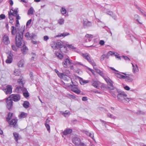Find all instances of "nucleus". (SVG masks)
<instances>
[{"label":"nucleus","mask_w":146,"mask_h":146,"mask_svg":"<svg viewBox=\"0 0 146 146\" xmlns=\"http://www.w3.org/2000/svg\"><path fill=\"white\" fill-rule=\"evenodd\" d=\"M132 71L134 73L138 72L139 71L138 66L137 64H135V67L133 68Z\"/></svg>","instance_id":"cd10ccee"},{"label":"nucleus","mask_w":146,"mask_h":146,"mask_svg":"<svg viewBox=\"0 0 146 146\" xmlns=\"http://www.w3.org/2000/svg\"><path fill=\"white\" fill-rule=\"evenodd\" d=\"M9 99H11L14 102H17L19 101L21 99L20 95L19 94H12L9 97Z\"/></svg>","instance_id":"39448f33"},{"label":"nucleus","mask_w":146,"mask_h":146,"mask_svg":"<svg viewBox=\"0 0 146 146\" xmlns=\"http://www.w3.org/2000/svg\"><path fill=\"white\" fill-rule=\"evenodd\" d=\"M23 78V77L21 76L17 80V82L20 85L19 86L17 87L16 88V89L18 90H19L20 89H21L24 86V83L23 82V81H24Z\"/></svg>","instance_id":"0eeeda50"},{"label":"nucleus","mask_w":146,"mask_h":146,"mask_svg":"<svg viewBox=\"0 0 146 146\" xmlns=\"http://www.w3.org/2000/svg\"><path fill=\"white\" fill-rule=\"evenodd\" d=\"M105 42L103 40H101L99 42V44L101 45H103L104 44Z\"/></svg>","instance_id":"e2e57ef3"},{"label":"nucleus","mask_w":146,"mask_h":146,"mask_svg":"<svg viewBox=\"0 0 146 146\" xmlns=\"http://www.w3.org/2000/svg\"><path fill=\"white\" fill-rule=\"evenodd\" d=\"M61 12V13L63 15L65 14L66 12V9L65 8L62 7L61 9L60 10Z\"/></svg>","instance_id":"c9c22d12"},{"label":"nucleus","mask_w":146,"mask_h":146,"mask_svg":"<svg viewBox=\"0 0 146 146\" xmlns=\"http://www.w3.org/2000/svg\"><path fill=\"white\" fill-rule=\"evenodd\" d=\"M92 85L93 86H94L96 88H98V82L96 81H93V82L92 84Z\"/></svg>","instance_id":"72a5a7b5"},{"label":"nucleus","mask_w":146,"mask_h":146,"mask_svg":"<svg viewBox=\"0 0 146 146\" xmlns=\"http://www.w3.org/2000/svg\"><path fill=\"white\" fill-rule=\"evenodd\" d=\"M107 14L110 15L113 18L114 17L113 14V12L111 11H109L106 13Z\"/></svg>","instance_id":"4c0bfd02"},{"label":"nucleus","mask_w":146,"mask_h":146,"mask_svg":"<svg viewBox=\"0 0 146 146\" xmlns=\"http://www.w3.org/2000/svg\"><path fill=\"white\" fill-rule=\"evenodd\" d=\"M18 119H13L11 121H9V124L10 125H13V127L15 128H16L18 127V125L17 124Z\"/></svg>","instance_id":"f8f14e48"},{"label":"nucleus","mask_w":146,"mask_h":146,"mask_svg":"<svg viewBox=\"0 0 146 146\" xmlns=\"http://www.w3.org/2000/svg\"><path fill=\"white\" fill-rule=\"evenodd\" d=\"M0 18L2 19H4L5 18V16L4 14H1L0 15Z\"/></svg>","instance_id":"864d4df0"},{"label":"nucleus","mask_w":146,"mask_h":146,"mask_svg":"<svg viewBox=\"0 0 146 146\" xmlns=\"http://www.w3.org/2000/svg\"><path fill=\"white\" fill-rule=\"evenodd\" d=\"M57 75L60 78H64V77L65 76H67V75L64 73L59 72L58 74Z\"/></svg>","instance_id":"bb28decb"},{"label":"nucleus","mask_w":146,"mask_h":146,"mask_svg":"<svg viewBox=\"0 0 146 146\" xmlns=\"http://www.w3.org/2000/svg\"><path fill=\"white\" fill-rule=\"evenodd\" d=\"M88 134L87 133V134L89 135V136L91 137V138L93 139V137H94V135L93 134H92L90 133H88Z\"/></svg>","instance_id":"13d9d810"},{"label":"nucleus","mask_w":146,"mask_h":146,"mask_svg":"<svg viewBox=\"0 0 146 146\" xmlns=\"http://www.w3.org/2000/svg\"><path fill=\"white\" fill-rule=\"evenodd\" d=\"M124 100L128 102H129V101H130L131 100V99L125 97L124 98Z\"/></svg>","instance_id":"6e6d98bb"},{"label":"nucleus","mask_w":146,"mask_h":146,"mask_svg":"<svg viewBox=\"0 0 146 146\" xmlns=\"http://www.w3.org/2000/svg\"><path fill=\"white\" fill-rule=\"evenodd\" d=\"M25 28V26L22 27L19 30L18 32L16 34L15 40L17 47L19 48L21 46H22L21 50L24 55L26 54L28 51V49L25 46V44L23 39Z\"/></svg>","instance_id":"f257e3e1"},{"label":"nucleus","mask_w":146,"mask_h":146,"mask_svg":"<svg viewBox=\"0 0 146 146\" xmlns=\"http://www.w3.org/2000/svg\"><path fill=\"white\" fill-rule=\"evenodd\" d=\"M122 57L125 59V60H128L130 61V59L127 56H122Z\"/></svg>","instance_id":"a18cd8bd"},{"label":"nucleus","mask_w":146,"mask_h":146,"mask_svg":"<svg viewBox=\"0 0 146 146\" xmlns=\"http://www.w3.org/2000/svg\"><path fill=\"white\" fill-rule=\"evenodd\" d=\"M78 146H88L85 143L81 142Z\"/></svg>","instance_id":"5fc2aeb1"},{"label":"nucleus","mask_w":146,"mask_h":146,"mask_svg":"<svg viewBox=\"0 0 146 146\" xmlns=\"http://www.w3.org/2000/svg\"><path fill=\"white\" fill-rule=\"evenodd\" d=\"M22 90L23 91V93L24 92H28V91L27 90V89L26 88L24 87L23 88H21V89H20L19 90Z\"/></svg>","instance_id":"603ef678"},{"label":"nucleus","mask_w":146,"mask_h":146,"mask_svg":"<svg viewBox=\"0 0 146 146\" xmlns=\"http://www.w3.org/2000/svg\"><path fill=\"white\" fill-rule=\"evenodd\" d=\"M13 134L14 137V139L15 141L18 142V140L20 139L19 134L16 132H14L13 133Z\"/></svg>","instance_id":"f3484780"},{"label":"nucleus","mask_w":146,"mask_h":146,"mask_svg":"<svg viewBox=\"0 0 146 146\" xmlns=\"http://www.w3.org/2000/svg\"><path fill=\"white\" fill-rule=\"evenodd\" d=\"M6 102L7 104V107L8 110H9L12 109L13 106V102L11 99H9L8 97L6 100Z\"/></svg>","instance_id":"9d476101"},{"label":"nucleus","mask_w":146,"mask_h":146,"mask_svg":"<svg viewBox=\"0 0 146 146\" xmlns=\"http://www.w3.org/2000/svg\"><path fill=\"white\" fill-rule=\"evenodd\" d=\"M30 34V33H25V36L26 37L29 38Z\"/></svg>","instance_id":"774afa93"},{"label":"nucleus","mask_w":146,"mask_h":146,"mask_svg":"<svg viewBox=\"0 0 146 146\" xmlns=\"http://www.w3.org/2000/svg\"><path fill=\"white\" fill-rule=\"evenodd\" d=\"M72 131V129L68 128L64 130L63 132V134L64 135H67L71 133Z\"/></svg>","instance_id":"2eb2a0df"},{"label":"nucleus","mask_w":146,"mask_h":146,"mask_svg":"<svg viewBox=\"0 0 146 146\" xmlns=\"http://www.w3.org/2000/svg\"><path fill=\"white\" fill-rule=\"evenodd\" d=\"M64 20L63 18H60L58 20V23L60 25H62L64 24Z\"/></svg>","instance_id":"7c9ffc66"},{"label":"nucleus","mask_w":146,"mask_h":146,"mask_svg":"<svg viewBox=\"0 0 146 146\" xmlns=\"http://www.w3.org/2000/svg\"><path fill=\"white\" fill-rule=\"evenodd\" d=\"M15 16L16 17V20H19L21 19V17L19 16V14L15 15Z\"/></svg>","instance_id":"4d7b16f0"},{"label":"nucleus","mask_w":146,"mask_h":146,"mask_svg":"<svg viewBox=\"0 0 146 146\" xmlns=\"http://www.w3.org/2000/svg\"><path fill=\"white\" fill-rule=\"evenodd\" d=\"M3 41L5 45H7L10 43L9 37L6 35L4 36L3 38Z\"/></svg>","instance_id":"4468645a"},{"label":"nucleus","mask_w":146,"mask_h":146,"mask_svg":"<svg viewBox=\"0 0 146 146\" xmlns=\"http://www.w3.org/2000/svg\"><path fill=\"white\" fill-rule=\"evenodd\" d=\"M49 37L47 36H45L44 37V41H47L49 39Z\"/></svg>","instance_id":"052dcab7"},{"label":"nucleus","mask_w":146,"mask_h":146,"mask_svg":"<svg viewBox=\"0 0 146 146\" xmlns=\"http://www.w3.org/2000/svg\"><path fill=\"white\" fill-rule=\"evenodd\" d=\"M31 21H32V19H31L30 20H28L27 21V22L26 23V26H28L29 25L31 24Z\"/></svg>","instance_id":"09e8293b"},{"label":"nucleus","mask_w":146,"mask_h":146,"mask_svg":"<svg viewBox=\"0 0 146 146\" xmlns=\"http://www.w3.org/2000/svg\"><path fill=\"white\" fill-rule=\"evenodd\" d=\"M134 19L139 24H142V23L140 22L139 20V16L137 15H135L134 16Z\"/></svg>","instance_id":"c756f323"},{"label":"nucleus","mask_w":146,"mask_h":146,"mask_svg":"<svg viewBox=\"0 0 146 146\" xmlns=\"http://www.w3.org/2000/svg\"><path fill=\"white\" fill-rule=\"evenodd\" d=\"M12 10L13 11V13H14V14H15L16 15V14H18V8H15L14 10H13V9H11V11Z\"/></svg>","instance_id":"473e14b6"},{"label":"nucleus","mask_w":146,"mask_h":146,"mask_svg":"<svg viewBox=\"0 0 146 146\" xmlns=\"http://www.w3.org/2000/svg\"><path fill=\"white\" fill-rule=\"evenodd\" d=\"M36 35L35 34L31 33L30 34L29 36V38L31 39H33L34 38V37L36 36Z\"/></svg>","instance_id":"e433bc0d"},{"label":"nucleus","mask_w":146,"mask_h":146,"mask_svg":"<svg viewBox=\"0 0 146 146\" xmlns=\"http://www.w3.org/2000/svg\"><path fill=\"white\" fill-rule=\"evenodd\" d=\"M82 100L84 101H86L88 100V98L86 97H84L82 98Z\"/></svg>","instance_id":"680f3d73"},{"label":"nucleus","mask_w":146,"mask_h":146,"mask_svg":"<svg viewBox=\"0 0 146 146\" xmlns=\"http://www.w3.org/2000/svg\"><path fill=\"white\" fill-rule=\"evenodd\" d=\"M81 91L80 90L77 89V90L75 91V93L77 94H79L80 93Z\"/></svg>","instance_id":"338daca9"},{"label":"nucleus","mask_w":146,"mask_h":146,"mask_svg":"<svg viewBox=\"0 0 146 146\" xmlns=\"http://www.w3.org/2000/svg\"><path fill=\"white\" fill-rule=\"evenodd\" d=\"M27 116V113L24 112H22L19 115V117L21 118H24Z\"/></svg>","instance_id":"393cba45"},{"label":"nucleus","mask_w":146,"mask_h":146,"mask_svg":"<svg viewBox=\"0 0 146 146\" xmlns=\"http://www.w3.org/2000/svg\"><path fill=\"white\" fill-rule=\"evenodd\" d=\"M108 55H109V56L110 55L112 56L113 55H114L115 54V53L112 51H110L108 52Z\"/></svg>","instance_id":"de8ad7c7"},{"label":"nucleus","mask_w":146,"mask_h":146,"mask_svg":"<svg viewBox=\"0 0 146 146\" xmlns=\"http://www.w3.org/2000/svg\"><path fill=\"white\" fill-rule=\"evenodd\" d=\"M118 73H114L116 75L115 76H116L117 78H119L120 79H122V76L123 75H121V74H123L125 75H126L127 74L125 73L120 72L119 71L118 72Z\"/></svg>","instance_id":"dca6fc26"},{"label":"nucleus","mask_w":146,"mask_h":146,"mask_svg":"<svg viewBox=\"0 0 146 146\" xmlns=\"http://www.w3.org/2000/svg\"><path fill=\"white\" fill-rule=\"evenodd\" d=\"M116 89L117 92L119 93L117 95L118 100L120 102H122L124 98L127 96V95L124 92H121L117 88Z\"/></svg>","instance_id":"f03ea898"},{"label":"nucleus","mask_w":146,"mask_h":146,"mask_svg":"<svg viewBox=\"0 0 146 146\" xmlns=\"http://www.w3.org/2000/svg\"><path fill=\"white\" fill-rule=\"evenodd\" d=\"M72 142L75 145L78 146L82 142L80 138L77 136H74L72 139Z\"/></svg>","instance_id":"20e7f679"},{"label":"nucleus","mask_w":146,"mask_h":146,"mask_svg":"<svg viewBox=\"0 0 146 146\" xmlns=\"http://www.w3.org/2000/svg\"><path fill=\"white\" fill-rule=\"evenodd\" d=\"M45 126L47 130L48 131H50V126L49 124H48L47 123H45Z\"/></svg>","instance_id":"c03bdc74"},{"label":"nucleus","mask_w":146,"mask_h":146,"mask_svg":"<svg viewBox=\"0 0 146 146\" xmlns=\"http://www.w3.org/2000/svg\"><path fill=\"white\" fill-rule=\"evenodd\" d=\"M13 59L12 58L9 59L8 58H7V59L6 60L5 62L7 63L10 64L12 62Z\"/></svg>","instance_id":"58836bf2"},{"label":"nucleus","mask_w":146,"mask_h":146,"mask_svg":"<svg viewBox=\"0 0 146 146\" xmlns=\"http://www.w3.org/2000/svg\"><path fill=\"white\" fill-rule=\"evenodd\" d=\"M16 23L15 24V26L16 27H17L18 26V25H19V20H16Z\"/></svg>","instance_id":"69168bd1"},{"label":"nucleus","mask_w":146,"mask_h":146,"mask_svg":"<svg viewBox=\"0 0 146 146\" xmlns=\"http://www.w3.org/2000/svg\"><path fill=\"white\" fill-rule=\"evenodd\" d=\"M86 37L89 38V41H90L91 40H90V39H91L92 38V35H90L89 34H87L86 35Z\"/></svg>","instance_id":"37998d69"},{"label":"nucleus","mask_w":146,"mask_h":146,"mask_svg":"<svg viewBox=\"0 0 146 146\" xmlns=\"http://www.w3.org/2000/svg\"><path fill=\"white\" fill-rule=\"evenodd\" d=\"M83 25L84 28L90 27L92 25L91 22L87 19L83 20Z\"/></svg>","instance_id":"ddd939ff"},{"label":"nucleus","mask_w":146,"mask_h":146,"mask_svg":"<svg viewBox=\"0 0 146 146\" xmlns=\"http://www.w3.org/2000/svg\"><path fill=\"white\" fill-rule=\"evenodd\" d=\"M34 11V10L33 8L32 7H31L28 10V15H33V14Z\"/></svg>","instance_id":"a878e982"},{"label":"nucleus","mask_w":146,"mask_h":146,"mask_svg":"<svg viewBox=\"0 0 146 146\" xmlns=\"http://www.w3.org/2000/svg\"><path fill=\"white\" fill-rule=\"evenodd\" d=\"M62 42L60 40L58 41L57 42H56V43H54V44H56L54 49H56L58 48H60V51H62L63 47V45L62 44Z\"/></svg>","instance_id":"9b49d317"},{"label":"nucleus","mask_w":146,"mask_h":146,"mask_svg":"<svg viewBox=\"0 0 146 146\" xmlns=\"http://www.w3.org/2000/svg\"><path fill=\"white\" fill-rule=\"evenodd\" d=\"M13 115V113H11L10 112H9L8 113L7 117H6V121L7 122L9 123V121H10L12 118Z\"/></svg>","instance_id":"6ab92c4d"},{"label":"nucleus","mask_w":146,"mask_h":146,"mask_svg":"<svg viewBox=\"0 0 146 146\" xmlns=\"http://www.w3.org/2000/svg\"><path fill=\"white\" fill-rule=\"evenodd\" d=\"M6 94H10L12 92V88L11 86L8 85L6 86V88L2 89Z\"/></svg>","instance_id":"1a4fd4ad"},{"label":"nucleus","mask_w":146,"mask_h":146,"mask_svg":"<svg viewBox=\"0 0 146 146\" xmlns=\"http://www.w3.org/2000/svg\"><path fill=\"white\" fill-rule=\"evenodd\" d=\"M8 54V56H7V58H12L13 59V54H12L11 52L9 51L7 53Z\"/></svg>","instance_id":"c85d7f7f"},{"label":"nucleus","mask_w":146,"mask_h":146,"mask_svg":"<svg viewBox=\"0 0 146 146\" xmlns=\"http://www.w3.org/2000/svg\"><path fill=\"white\" fill-rule=\"evenodd\" d=\"M125 80L126 82H131L133 81V79L131 78H130L128 76V78H126V79Z\"/></svg>","instance_id":"a19ab883"},{"label":"nucleus","mask_w":146,"mask_h":146,"mask_svg":"<svg viewBox=\"0 0 146 146\" xmlns=\"http://www.w3.org/2000/svg\"><path fill=\"white\" fill-rule=\"evenodd\" d=\"M69 57L64 59V61L62 62V64L63 66L65 68H67L68 65H70L72 64Z\"/></svg>","instance_id":"6e6552de"},{"label":"nucleus","mask_w":146,"mask_h":146,"mask_svg":"<svg viewBox=\"0 0 146 146\" xmlns=\"http://www.w3.org/2000/svg\"><path fill=\"white\" fill-rule=\"evenodd\" d=\"M23 63L22 61V60H20L18 63V66L19 67H23Z\"/></svg>","instance_id":"79ce46f5"},{"label":"nucleus","mask_w":146,"mask_h":146,"mask_svg":"<svg viewBox=\"0 0 146 146\" xmlns=\"http://www.w3.org/2000/svg\"><path fill=\"white\" fill-rule=\"evenodd\" d=\"M94 68L96 70V71L97 73L99 74L101 76L103 77V78L104 77V74L103 72L100 70L97 69L96 68H95L94 67Z\"/></svg>","instance_id":"a211bd4d"},{"label":"nucleus","mask_w":146,"mask_h":146,"mask_svg":"<svg viewBox=\"0 0 146 146\" xmlns=\"http://www.w3.org/2000/svg\"><path fill=\"white\" fill-rule=\"evenodd\" d=\"M55 54L58 57V58L60 59V60L63 59L64 57V56L62 54L58 52H55Z\"/></svg>","instance_id":"5701e85b"},{"label":"nucleus","mask_w":146,"mask_h":146,"mask_svg":"<svg viewBox=\"0 0 146 146\" xmlns=\"http://www.w3.org/2000/svg\"><path fill=\"white\" fill-rule=\"evenodd\" d=\"M11 29L12 35H15L17 32L16 28L15 27L13 26L11 27Z\"/></svg>","instance_id":"412c9836"},{"label":"nucleus","mask_w":146,"mask_h":146,"mask_svg":"<svg viewBox=\"0 0 146 146\" xmlns=\"http://www.w3.org/2000/svg\"><path fill=\"white\" fill-rule=\"evenodd\" d=\"M67 46L68 48L73 49V50L76 52H78V50H76V48L74 46H72L71 45L67 44Z\"/></svg>","instance_id":"4be33fe9"},{"label":"nucleus","mask_w":146,"mask_h":146,"mask_svg":"<svg viewBox=\"0 0 146 146\" xmlns=\"http://www.w3.org/2000/svg\"><path fill=\"white\" fill-rule=\"evenodd\" d=\"M105 54H104L100 57V60L101 61H102L104 60V58H105Z\"/></svg>","instance_id":"3c124183"},{"label":"nucleus","mask_w":146,"mask_h":146,"mask_svg":"<svg viewBox=\"0 0 146 146\" xmlns=\"http://www.w3.org/2000/svg\"><path fill=\"white\" fill-rule=\"evenodd\" d=\"M82 56L91 64H92L93 67L96 66V64L93 60L91 59L90 57L89 56V54L87 53H82Z\"/></svg>","instance_id":"7ed1b4c3"},{"label":"nucleus","mask_w":146,"mask_h":146,"mask_svg":"<svg viewBox=\"0 0 146 146\" xmlns=\"http://www.w3.org/2000/svg\"><path fill=\"white\" fill-rule=\"evenodd\" d=\"M9 14H10V16H15V15L14 14V13H13V12L12 13L11 11H9L8 12L9 16Z\"/></svg>","instance_id":"0e129e2a"},{"label":"nucleus","mask_w":146,"mask_h":146,"mask_svg":"<svg viewBox=\"0 0 146 146\" xmlns=\"http://www.w3.org/2000/svg\"><path fill=\"white\" fill-rule=\"evenodd\" d=\"M82 81L83 83V84H85L86 83H88L89 81L87 80H82Z\"/></svg>","instance_id":"bf43d9fd"},{"label":"nucleus","mask_w":146,"mask_h":146,"mask_svg":"<svg viewBox=\"0 0 146 146\" xmlns=\"http://www.w3.org/2000/svg\"><path fill=\"white\" fill-rule=\"evenodd\" d=\"M70 35V34L67 32L64 33H61L59 34L57 36L58 37H65L66 36H68Z\"/></svg>","instance_id":"aec40b11"},{"label":"nucleus","mask_w":146,"mask_h":146,"mask_svg":"<svg viewBox=\"0 0 146 146\" xmlns=\"http://www.w3.org/2000/svg\"><path fill=\"white\" fill-rule=\"evenodd\" d=\"M104 78L108 84L111 86L110 87H109L110 89L112 90H114V89H116V88H114L113 86V82L108 77L107 78L104 77Z\"/></svg>","instance_id":"423d86ee"},{"label":"nucleus","mask_w":146,"mask_h":146,"mask_svg":"<svg viewBox=\"0 0 146 146\" xmlns=\"http://www.w3.org/2000/svg\"><path fill=\"white\" fill-rule=\"evenodd\" d=\"M75 86V85H73L72 84H70V86L71 87V90L72 91L75 92V91H76L78 89L76 87H74L73 86Z\"/></svg>","instance_id":"2f4dec72"},{"label":"nucleus","mask_w":146,"mask_h":146,"mask_svg":"<svg viewBox=\"0 0 146 146\" xmlns=\"http://www.w3.org/2000/svg\"><path fill=\"white\" fill-rule=\"evenodd\" d=\"M23 94L24 97L26 98L28 97L29 96V94L28 91L26 92H24L23 93Z\"/></svg>","instance_id":"f704fd0d"},{"label":"nucleus","mask_w":146,"mask_h":146,"mask_svg":"<svg viewBox=\"0 0 146 146\" xmlns=\"http://www.w3.org/2000/svg\"><path fill=\"white\" fill-rule=\"evenodd\" d=\"M12 48L13 50L15 51L17 50V48L15 45L13 44L12 45Z\"/></svg>","instance_id":"8fccbe9b"},{"label":"nucleus","mask_w":146,"mask_h":146,"mask_svg":"<svg viewBox=\"0 0 146 146\" xmlns=\"http://www.w3.org/2000/svg\"><path fill=\"white\" fill-rule=\"evenodd\" d=\"M137 8L138 9L139 11L141 12L142 13V14L143 15L146 12H145L142 9H141L138 6L137 7Z\"/></svg>","instance_id":"49530a36"},{"label":"nucleus","mask_w":146,"mask_h":146,"mask_svg":"<svg viewBox=\"0 0 146 146\" xmlns=\"http://www.w3.org/2000/svg\"><path fill=\"white\" fill-rule=\"evenodd\" d=\"M20 72L18 70H15L14 72V74H15V76H19L20 75Z\"/></svg>","instance_id":"ea45409f"},{"label":"nucleus","mask_w":146,"mask_h":146,"mask_svg":"<svg viewBox=\"0 0 146 146\" xmlns=\"http://www.w3.org/2000/svg\"><path fill=\"white\" fill-rule=\"evenodd\" d=\"M29 103L27 101H25L24 102L23 104V106L26 108H28L29 107Z\"/></svg>","instance_id":"b1692460"}]
</instances>
